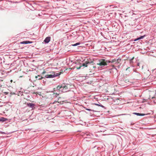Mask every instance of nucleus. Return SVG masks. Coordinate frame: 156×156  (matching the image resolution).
Segmentation results:
<instances>
[{
    "label": "nucleus",
    "mask_w": 156,
    "mask_h": 156,
    "mask_svg": "<svg viewBox=\"0 0 156 156\" xmlns=\"http://www.w3.org/2000/svg\"><path fill=\"white\" fill-rule=\"evenodd\" d=\"M45 73V72H43V73H42L43 74H44V73Z\"/></svg>",
    "instance_id": "25"
},
{
    "label": "nucleus",
    "mask_w": 156,
    "mask_h": 156,
    "mask_svg": "<svg viewBox=\"0 0 156 156\" xmlns=\"http://www.w3.org/2000/svg\"><path fill=\"white\" fill-rule=\"evenodd\" d=\"M107 60H106L105 59H101L99 60V63H98L97 64L99 65L101 68H102L107 65L108 63L107 62Z\"/></svg>",
    "instance_id": "4"
},
{
    "label": "nucleus",
    "mask_w": 156,
    "mask_h": 156,
    "mask_svg": "<svg viewBox=\"0 0 156 156\" xmlns=\"http://www.w3.org/2000/svg\"><path fill=\"white\" fill-rule=\"evenodd\" d=\"M84 108L85 109L87 110V111H92L93 112H96V111L94 110H92L91 109H89V108Z\"/></svg>",
    "instance_id": "18"
},
{
    "label": "nucleus",
    "mask_w": 156,
    "mask_h": 156,
    "mask_svg": "<svg viewBox=\"0 0 156 156\" xmlns=\"http://www.w3.org/2000/svg\"><path fill=\"white\" fill-rule=\"evenodd\" d=\"M133 114L136 115L137 116H143L145 115V114H144L136 112H134L133 113Z\"/></svg>",
    "instance_id": "13"
},
{
    "label": "nucleus",
    "mask_w": 156,
    "mask_h": 156,
    "mask_svg": "<svg viewBox=\"0 0 156 156\" xmlns=\"http://www.w3.org/2000/svg\"><path fill=\"white\" fill-rule=\"evenodd\" d=\"M125 82H127V81H129L128 80H125Z\"/></svg>",
    "instance_id": "22"
},
{
    "label": "nucleus",
    "mask_w": 156,
    "mask_h": 156,
    "mask_svg": "<svg viewBox=\"0 0 156 156\" xmlns=\"http://www.w3.org/2000/svg\"><path fill=\"white\" fill-rule=\"evenodd\" d=\"M145 35H144V36H141L140 37L137 38L135 39L134 40V41H136L137 40L143 39L145 37Z\"/></svg>",
    "instance_id": "12"
},
{
    "label": "nucleus",
    "mask_w": 156,
    "mask_h": 156,
    "mask_svg": "<svg viewBox=\"0 0 156 156\" xmlns=\"http://www.w3.org/2000/svg\"><path fill=\"white\" fill-rule=\"evenodd\" d=\"M68 85H62L58 86L57 87V89L59 91V92H65L69 90Z\"/></svg>",
    "instance_id": "2"
},
{
    "label": "nucleus",
    "mask_w": 156,
    "mask_h": 156,
    "mask_svg": "<svg viewBox=\"0 0 156 156\" xmlns=\"http://www.w3.org/2000/svg\"><path fill=\"white\" fill-rule=\"evenodd\" d=\"M2 133H4V132H2Z\"/></svg>",
    "instance_id": "27"
},
{
    "label": "nucleus",
    "mask_w": 156,
    "mask_h": 156,
    "mask_svg": "<svg viewBox=\"0 0 156 156\" xmlns=\"http://www.w3.org/2000/svg\"><path fill=\"white\" fill-rule=\"evenodd\" d=\"M32 43V41H23L20 43L21 44H31Z\"/></svg>",
    "instance_id": "11"
},
{
    "label": "nucleus",
    "mask_w": 156,
    "mask_h": 156,
    "mask_svg": "<svg viewBox=\"0 0 156 156\" xmlns=\"http://www.w3.org/2000/svg\"><path fill=\"white\" fill-rule=\"evenodd\" d=\"M82 136H86V137L88 138H92L93 135L92 134L88 132H86L82 133Z\"/></svg>",
    "instance_id": "5"
},
{
    "label": "nucleus",
    "mask_w": 156,
    "mask_h": 156,
    "mask_svg": "<svg viewBox=\"0 0 156 156\" xmlns=\"http://www.w3.org/2000/svg\"><path fill=\"white\" fill-rule=\"evenodd\" d=\"M126 115V114H122V115Z\"/></svg>",
    "instance_id": "28"
},
{
    "label": "nucleus",
    "mask_w": 156,
    "mask_h": 156,
    "mask_svg": "<svg viewBox=\"0 0 156 156\" xmlns=\"http://www.w3.org/2000/svg\"><path fill=\"white\" fill-rule=\"evenodd\" d=\"M11 94H16L15 93H11Z\"/></svg>",
    "instance_id": "23"
},
{
    "label": "nucleus",
    "mask_w": 156,
    "mask_h": 156,
    "mask_svg": "<svg viewBox=\"0 0 156 156\" xmlns=\"http://www.w3.org/2000/svg\"><path fill=\"white\" fill-rule=\"evenodd\" d=\"M99 143V142H93L91 144V147L93 149L96 147L97 148V149L99 147L98 146V144Z\"/></svg>",
    "instance_id": "7"
},
{
    "label": "nucleus",
    "mask_w": 156,
    "mask_h": 156,
    "mask_svg": "<svg viewBox=\"0 0 156 156\" xmlns=\"http://www.w3.org/2000/svg\"><path fill=\"white\" fill-rule=\"evenodd\" d=\"M134 124H131V125H133Z\"/></svg>",
    "instance_id": "30"
},
{
    "label": "nucleus",
    "mask_w": 156,
    "mask_h": 156,
    "mask_svg": "<svg viewBox=\"0 0 156 156\" xmlns=\"http://www.w3.org/2000/svg\"><path fill=\"white\" fill-rule=\"evenodd\" d=\"M121 60L120 59H114L112 60L111 61H108V60H107V62L108 63H109L114 62V64H118V63H119V62L121 61Z\"/></svg>",
    "instance_id": "6"
},
{
    "label": "nucleus",
    "mask_w": 156,
    "mask_h": 156,
    "mask_svg": "<svg viewBox=\"0 0 156 156\" xmlns=\"http://www.w3.org/2000/svg\"><path fill=\"white\" fill-rule=\"evenodd\" d=\"M51 37H46L44 40V42L45 43H48L50 41Z\"/></svg>",
    "instance_id": "8"
},
{
    "label": "nucleus",
    "mask_w": 156,
    "mask_h": 156,
    "mask_svg": "<svg viewBox=\"0 0 156 156\" xmlns=\"http://www.w3.org/2000/svg\"><path fill=\"white\" fill-rule=\"evenodd\" d=\"M81 44V43L80 42H77L76 43V44H71V46H76L78 45H80Z\"/></svg>",
    "instance_id": "17"
},
{
    "label": "nucleus",
    "mask_w": 156,
    "mask_h": 156,
    "mask_svg": "<svg viewBox=\"0 0 156 156\" xmlns=\"http://www.w3.org/2000/svg\"><path fill=\"white\" fill-rule=\"evenodd\" d=\"M120 65H118L117 66L118 67V68H119L120 66Z\"/></svg>",
    "instance_id": "24"
},
{
    "label": "nucleus",
    "mask_w": 156,
    "mask_h": 156,
    "mask_svg": "<svg viewBox=\"0 0 156 156\" xmlns=\"http://www.w3.org/2000/svg\"><path fill=\"white\" fill-rule=\"evenodd\" d=\"M27 105L28 106L32 108H34L35 106L34 104L31 103H27Z\"/></svg>",
    "instance_id": "9"
},
{
    "label": "nucleus",
    "mask_w": 156,
    "mask_h": 156,
    "mask_svg": "<svg viewBox=\"0 0 156 156\" xmlns=\"http://www.w3.org/2000/svg\"><path fill=\"white\" fill-rule=\"evenodd\" d=\"M61 74V72H57L54 71L50 72L45 75L44 77L47 78H53L58 76Z\"/></svg>",
    "instance_id": "1"
},
{
    "label": "nucleus",
    "mask_w": 156,
    "mask_h": 156,
    "mask_svg": "<svg viewBox=\"0 0 156 156\" xmlns=\"http://www.w3.org/2000/svg\"><path fill=\"white\" fill-rule=\"evenodd\" d=\"M10 82H11L12 83V80H11Z\"/></svg>",
    "instance_id": "26"
},
{
    "label": "nucleus",
    "mask_w": 156,
    "mask_h": 156,
    "mask_svg": "<svg viewBox=\"0 0 156 156\" xmlns=\"http://www.w3.org/2000/svg\"><path fill=\"white\" fill-rule=\"evenodd\" d=\"M27 3L29 5H28V6H29L30 8H32V7H33V5H32L31 4H30L28 2H27Z\"/></svg>",
    "instance_id": "20"
},
{
    "label": "nucleus",
    "mask_w": 156,
    "mask_h": 156,
    "mask_svg": "<svg viewBox=\"0 0 156 156\" xmlns=\"http://www.w3.org/2000/svg\"><path fill=\"white\" fill-rule=\"evenodd\" d=\"M155 96H156V94H155L154 97H151V96H150L149 98L152 101H153V102H154V103H156V102L155 101L156 99L155 100H153V99L155 98Z\"/></svg>",
    "instance_id": "10"
},
{
    "label": "nucleus",
    "mask_w": 156,
    "mask_h": 156,
    "mask_svg": "<svg viewBox=\"0 0 156 156\" xmlns=\"http://www.w3.org/2000/svg\"><path fill=\"white\" fill-rule=\"evenodd\" d=\"M37 79V80H40L42 79L43 77L40 76L38 75L37 76H36L35 77Z\"/></svg>",
    "instance_id": "16"
},
{
    "label": "nucleus",
    "mask_w": 156,
    "mask_h": 156,
    "mask_svg": "<svg viewBox=\"0 0 156 156\" xmlns=\"http://www.w3.org/2000/svg\"><path fill=\"white\" fill-rule=\"evenodd\" d=\"M90 63L89 62L86 61L84 62L83 63H80L79 65L78 64H77L76 65V68L77 69H80L81 67L82 66H84L85 67H87V65Z\"/></svg>",
    "instance_id": "3"
},
{
    "label": "nucleus",
    "mask_w": 156,
    "mask_h": 156,
    "mask_svg": "<svg viewBox=\"0 0 156 156\" xmlns=\"http://www.w3.org/2000/svg\"><path fill=\"white\" fill-rule=\"evenodd\" d=\"M58 94H57V93H56L55 94V96H56V97H57V96H58Z\"/></svg>",
    "instance_id": "21"
},
{
    "label": "nucleus",
    "mask_w": 156,
    "mask_h": 156,
    "mask_svg": "<svg viewBox=\"0 0 156 156\" xmlns=\"http://www.w3.org/2000/svg\"><path fill=\"white\" fill-rule=\"evenodd\" d=\"M92 105H97V106H98L101 107H102L103 108H105V107L103 105H102L100 103H99V104H96V103H93V104H92Z\"/></svg>",
    "instance_id": "15"
},
{
    "label": "nucleus",
    "mask_w": 156,
    "mask_h": 156,
    "mask_svg": "<svg viewBox=\"0 0 156 156\" xmlns=\"http://www.w3.org/2000/svg\"><path fill=\"white\" fill-rule=\"evenodd\" d=\"M7 119L4 117H1L0 118V122H4L6 121Z\"/></svg>",
    "instance_id": "14"
},
{
    "label": "nucleus",
    "mask_w": 156,
    "mask_h": 156,
    "mask_svg": "<svg viewBox=\"0 0 156 156\" xmlns=\"http://www.w3.org/2000/svg\"><path fill=\"white\" fill-rule=\"evenodd\" d=\"M137 65H138V66H139V63Z\"/></svg>",
    "instance_id": "29"
},
{
    "label": "nucleus",
    "mask_w": 156,
    "mask_h": 156,
    "mask_svg": "<svg viewBox=\"0 0 156 156\" xmlns=\"http://www.w3.org/2000/svg\"><path fill=\"white\" fill-rule=\"evenodd\" d=\"M134 75L135 76H140V74L139 73H134Z\"/></svg>",
    "instance_id": "19"
}]
</instances>
